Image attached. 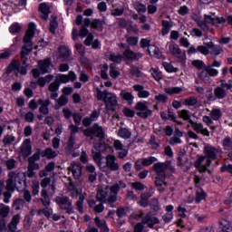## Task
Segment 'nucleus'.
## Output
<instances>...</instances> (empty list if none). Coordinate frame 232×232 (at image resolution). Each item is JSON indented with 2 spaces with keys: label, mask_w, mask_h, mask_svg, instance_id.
I'll return each instance as SVG.
<instances>
[{
  "label": "nucleus",
  "mask_w": 232,
  "mask_h": 232,
  "mask_svg": "<svg viewBox=\"0 0 232 232\" xmlns=\"http://www.w3.org/2000/svg\"><path fill=\"white\" fill-rule=\"evenodd\" d=\"M213 121H218L222 117V111L220 109H214L210 112Z\"/></svg>",
  "instance_id": "47"
},
{
  "label": "nucleus",
  "mask_w": 232,
  "mask_h": 232,
  "mask_svg": "<svg viewBox=\"0 0 232 232\" xmlns=\"http://www.w3.org/2000/svg\"><path fill=\"white\" fill-rule=\"evenodd\" d=\"M148 52L150 55H151L152 57H156L157 59H160V57H162V53L160 52V49H159V47L155 45H150V47L148 48Z\"/></svg>",
  "instance_id": "32"
},
{
  "label": "nucleus",
  "mask_w": 232,
  "mask_h": 232,
  "mask_svg": "<svg viewBox=\"0 0 232 232\" xmlns=\"http://www.w3.org/2000/svg\"><path fill=\"white\" fill-rule=\"evenodd\" d=\"M9 32L11 34H19V32H21V25H19V24H13L10 27H9Z\"/></svg>",
  "instance_id": "61"
},
{
  "label": "nucleus",
  "mask_w": 232,
  "mask_h": 232,
  "mask_svg": "<svg viewBox=\"0 0 232 232\" xmlns=\"http://www.w3.org/2000/svg\"><path fill=\"white\" fill-rule=\"evenodd\" d=\"M135 6V9L137 10V12H139V14H144L146 13V5H144L143 4L141 3H136L134 5Z\"/></svg>",
  "instance_id": "62"
},
{
  "label": "nucleus",
  "mask_w": 232,
  "mask_h": 232,
  "mask_svg": "<svg viewBox=\"0 0 232 232\" xmlns=\"http://www.w3.org/2000/svg\"><path fill=\"white\" fill-rule=\"evenodd\" d=\"M206 198V192L202 188H198L196 192V202H200Z\"/></svg>",
  "instance_id": "53"
},
{
  "label": "nucleus",
  "mask_w": 232,
  "mask_h": 232,
  "mask_svg": "<svg viewBox=\"0 0 232 232\" xmlns=\"http://www.w3.org/2000/svg\"><path fill=\"white\" fill-rule=\"evenodd\" d=\"M142 56L143 54L141 53H135L130 47H127L123 52V57L127 61H139V59H142Z\"/></svg>",
  "instance_id": "13"
},
{
  "label": "nucleus",
  "mask_w": 232,
  "mask_h": 232,
  "mask_svg": "<svg viewBox=\"0 0 232 232\" xmlns=\"http://www.w3.org/2000/svg\"><path fill=\"white\" fill-rule=\"evenodd\" d=\"M38 66L41 73H50L52 72V69L50 68V66H52V60L50 58L40 60L38 61Z\"/></svg>",
  "instance_id": "15"
},
{
  "label": "nucleus",
  "mask_w": 232,
  "mask_h": 232,
  "mask_svg": "<svg viewBox=\"0 0 232 232\" xmlns=\"http://www.w3.org/2000/svg\"><path fill=\"white\" fill-rule=\"evenodd\" d=\"M150 209L154 213H159L160 211V203H159V199L157 198H152L150 203Z\"/></svg>",
  "instance_id": "38"
},
{
  "label": "nucleus",
  "mask_w": 232,
  "mask_h": 232,
  "mask_svg": "<svg viewBox=\"0 0 232 232\" xmlns=\"http://www.w3.org/2000/svg\"><path fill=\"white\" fill-rule=\"evenodd\" d=\"M39 12H41V17L44 21H48V17L50 15V14L52 13L50 11V5H48V4L46 3H42L39 5V8H38Z\"/></svg>",
  "instance_id": "24"
},
{
  "label": "nucleus",
  "mask_w": 232,
  "mask_h": 232,
  "mask_svg": "<svg viewBox=\"0 0 232 232\" xmlns=\"http://www.w3.org/2000/svg\"><path fill=\"white\" fill-rule=\"evenodd\" d=\"M53 169H55V163L50 162L49 164L46 165L45 169L40 171L39 177L41 179L48 177V173H51V171H53Z\"/></svg>",
  "instance_id": "30"
},
{
  "label": "nucleus",
  "mask_w": 232,
  "mask_h": 232,
  "mask_svg": "<svg viewBox=\"0 0 232 232\" xmlns=\"http://www.w3.org/2000/svg\"><path fill=\"white\" fill-rule=\"evenodd\" d=\"M163 68H165L166 72H168L169 73L179 72V69L175 68L171 63L168 62L163 63Z\"/></svg>",
  "instance_id": "49"
},
{
  "label": "nucleus",
  "mask_w": 232,
  "mask_h": 232,
  "mask_svg": "<svg viewBox=\"0 0 232 232\" xmlns=\"http://www.w3.org/2000/svg\"><path fill=\"white\" fill-rule=\"evenodd\" d=\"M88 206L89 208H91V209L93 210L95 215H99V213H102V211H104V203L100 202L97 205V202L95 200L90 199L88 201Z\"/></svg>",
  "instance_id": "22"
},
{
  "label": "nucleus",
  "mask_w": 232,
  "mask_h": 232,
  "mask_svg": "<svg viewBox=\"0 0 232 232\" xmlns=\"http://www.w3.org/2000/svg\"><path fill=\"white\" fill-rule=\"evenodd\" d=\"M14 142H15V137L12 135H6L4 137L3 144H5V146H10L11 144H14Z\"/></svg>",
  "instance_id": "52"
},
{
  "label": "nucleus",
  "mask_w": 232,
  "mask_h": 232,
  "mask_svg": "<svg viewBox=\"0 0 232 232\" xmlns=\"http://www.w3.org/2000/svg\"><path fill=\"white\" fill-rule=\"evenodd\" d=\"M222 52H224V49H222L220 45H214L210 51V53L212 55L218 56V55H220Z\"/></svg>",
  "instance_id": "57"
},
{
  "label": "nucleus",
  "mask_w": 232,
  "mask_h": 232,
  "mask_svg": "<svg viewBox=\"0 0 232 232\" xmlns=\"http://www.w3.org/2000/svg\"><path fill=\"white\" fill-rule=\"evenodd\" d=\"M57 155V151H54L52 148H48L44 150L43 157H47V159H55Z\"/></svg>",
  "instance_id": "44"
},
{
  "label": "nucleus",
  "mask_w": 232,
  "mask_h": 232,
  "mask_svg": "<svg viewBox=\"0 0 232 232\" xmlns=\"http://www.w3.org/2000/svg\"><path fill=\"white\" fill-rule=\"evenodd\" d=\"M104 24H106V22L104 20L101 19H94L92 23V28L94 30H98V32H102L104 29Z\"/></svg>",
  "instance_id": "31"
},
{
  "label": "nucleus",
  "mask_w": 232,
  "mask_h": 232,
  "mask_svg": "<svg viewBox=\"0 0 232 232\" xmlns=\"http://www.w3.org/2000/svg\"><path fill=\"white\" fill-rule=\"evenodd\" d=\"M34 35H35V24L31 23L29 24L28 29L24 37V40H23L24 45L20 53L22 66H28V63H27L28 55H30V53H32L34 50V43H32V39H34Z\"/></svg>",
  "instance_id": "1"
},
{
  "label": "nucleus",
  "mask_w": 232,
  "mask_h": 232,
  "mask_svg": "<svg viewBox=\"0 0 232 232\" xmlns=\"http://www.w3.org/2000/svg\"><path fill=\"white\" fill-rule=\"evenodd\" d=\"M38 104H40L39 111L43 115H48V113H50V109H48L50 104H52L50 99H47L45 101H44L43 99H39Z\"/></svg>",
  "instance_id": "21"
},
{
  "label": "nucleus",
  "mask_w": 232,
  "mask_h": 232,
  "mask_svg": "<svg viewBox=\"0 0 232 232\" xmlns=\"http://www.w3.org/2000/svg\"><path fill=\"white\" fill-rule=\"evenodd\" d=\"M14 71L21 73V75H26L28 73V65L21 66V62L13 60L7 67V73H12Z\"/></svg>",
  "instance_id": "9"
},
{
  "label": "nucleus",
  "mask_w": 232,
  "mask_h": 232,
  "mask_svg": "<svg viewBox=\"0 0 232 232\" xmlns=\"http://www.w3.org/2000/svg\"><path fill=\"white\" fill-rule=\"evenodd\" d=\"M59 55L61 59H63V61H66L68 57H70V50L64 46L59 47Z\"/></svg>",
  "instance_id": "39"
},
{
  "label": "nucleus",
  "mask_w": 232,
  "mask_h": 232,
  "mask_svg": "<svg viewBox=\"0 0 232 232\" xmlns=\"http://www.w3.org/2000/svg\"><path fill=\"white\" fill-rule=\"evenodd\" d=\"M167 53L173 57H177L178 61L181 63V64H186V52H182L179 44L175 42H170Z\"/></svg>",
  "instance_id": "5"
},
{
  "label": "nucleus",
  "mask_w": 232,
  "mask_h": 232,
  "mask_svg": "<svg viewBox=\"0 0 232 232\" xmlns=\"http://www.w3.org/2000/svg\"><path fill=\"white\" fill-rule=\"evenodd\" d=\"M223 150L225 151H231L232 150V138L227 136L222 140Z\"/></svg>",
  "instance_id": "34"
},
{
  "label": "nucleus",
  "mask_w": 232,
  "mask_h": 232,
  "mask_svg": "<svg viewBox=\"0 0 232 232\" xmlns=\"http://www.w3.org/2000/svg\"><path fill=\"white\" fill-rule=\"evenodd\" d=\"M192 66H194V68H197L198 70H202L203 68H206V63H204V62L201 60H194L192 62Z\"/></svg>",
  "instance_id": "55"
},
{
  "label": "nucleus",
  "mask_w": 232,
  "mask_h": 232,
  "mask_svg": "<svg viewBox=\"0 0 232 232\" xmlns=\"http://www.w3.org/2000/svg\"><path fill=\"white\" fill-rule=\"evenodd\" d=\"M12 175L14 179L17 191H24L26 189V175L15 172H12Z\"/></svg>",
  "instance_id": "10"
},
{
  "label": "nucleus",
  "mask_w": 232,
  "mask_h": 232,
  "mask_svg": "<svg viewBox=\"0 0 232 232\" xmlns=\"http://www.w3.org/2000/svg\"><path fill=\"white\" fill-rule=\"evenodd\" d=\"M120 97H121V99L123 101H126V102L131 106V104H133V99H135V97L133 96V94L131 92H128L126 91H121L120 93Z\"/></svg>",
  "instance_id": "29"
},
{
  "label": "nucleus",
  "mask_w": 232,
  "mask_h": 232,
  "mask_svg": "<svg viewBox=\"0 0 232 232\" xmlns=\"http://www.w3.org/2000/svg\"><path fill=\"white\" fill-rule=\"evenodd\" d=\"M72 119L74 121V124H81L82 121V116L79 112L72 113Z\"/></svg>",
  "instance_id": "64"
},
{
  "label": "nucleus",
  "mask_w": 232,
  "mask_h": 232,
  "mask_svg": "<svg viewBox=\"0 0 232 232\" xmlns=\"http://www.w3.org/2000/svg\"><path fill=\"white\" fill-rule=\"evenodd\" d=\"M134 110L137 111L136 115L141 119H148V117H151L153 113V111L148 108L146 102H138L134 106Z\"/></svg>",
  "instance_id": "7"
},
{
  "label": "nucleus",
  "mask_w": 232,
  "mask_h": 232,
  "mask_svg": "<svg viewBox=\"0 0 232 232\" xmlns=\"http://www.w3.org/2000/svg\"><path fill=\"white\" fill-rule=\"evenodd\" d=\"M19 222H21V215L16 214L12 218L11 221L7 225V231L8 232L17 231V226H19Z\"/></svg>",
  "instance_id": "20"
},
{
  "label": "nucleus",
  "mask_w": 232,
  "mask_h": 232,
  "mask_svg": "<svg viewBox=\"0 0 232 232\" xmlns=\"http://www.w3.org/2000/svg\"><path fill=\"white\" fill-rule=\"evenodd\" d=\"M134 92H137L140 99H148L150 97V92L144 90V85L135 84L133 85Z\"/></svg>",
  "instance_id": "25"
},
{
  "label": "nucleus",
  "mask_w": 232,
  "mask_h": 232,
  "mask_svg": "<svg viewBox=\"0 0 232 232\" xmlns=\"http://www.w3.org/2000/svg\"><path fill=\"white\" fill-rule=\"evenodd\" d=\"M115 160H117V158L113 155L109 154L106 157V167L111 169V171H119V169H121L119 163H116Z\"/></svg>",
  "instance_id": "17"
},
{
  "label": "nucleus",
  "mask_w": 232,
  "mask_h": 232,
  "mask_svg": "<svg viewBox=\"0 0 232 232\" xmlns=\"http://www.w3.org/2000/svg\"><path fill=\"white\" fill-rule=\"evenodd\" d=\"M170 166V160L158 162L153 165V169L157 174V177L155 178V186L159 193H164L166 188H168V182H166V169H169Z\"/></svg>",
  "instance_id": "2"
},
{
  "label": "nucleus",
  "mask_w": 232,
  "mask_h": 232,
  "mask_svg": "<svg viewBox=\"0 0 232 232\" xmlns=\"http://www.w3.org/2000/svg\"><path fill=\"white\" fill-rule=\"evenodd\" d=\"M118 137H121V139H124V140H128V139H131V130L127 128H121L118 130Z\"/></svg>",
  "instance_id": "33"
},
{
  "label": "nucleus",
  "mask_w": 232,
  "mask_h": 232,
  "mask_svg": "<svg viewBox=\"0 0 232 232\" xmlns=\"http://www.w3.org/2000/svg\"><path fill=\"white\" fill-rule=\"evenodd\" d=\"M93 160L96 161V163L101 166L102 164V155L101 154V152H95L94 150H92V152Z\"/></svg>",
  "instance_id": "56"
},
{
  "label": "nucleus",
  "mask_w": 232,
  "mask_h": 232,
  "mask_svg": "<svg viewBox=\"0 0 232 232\" xmlns=\"http://www.w3.org/2000/svg\"><path fill=\"white\" fill-rule=\"evenodd\" d=\"M84 200H85L84 195L80 194L79 195V199L76 202V209L81 214L84 213Z\"/></svg>",
  "instance_id": "35"
},
{
  "label": "nucleus",
  "mask_w": 232,
  "mask_h": 232,
  "mask_svg": "<svg viewBox=\"0 0 232 232\" xmlns=\"http://www.w3.org/2000/svg\"><path fill=\"white\" fill-rule=\"evenodd\" d=\"M141 222L144 226L147 224L148 227L153 229L155 224H159L160 220H159L158 218L152 217L151 214H147L144 218H142Z\"/></svg>",
  "instance_id": "19"
},
{
  "label": "nucleus",
  "mask_w": 232,
  "mask_h": 232,
  "mask_svg": "<svg viewBox=\"0 0 232 232\" xmlns=\"http://www.w3.org/2000/svg\"><path fill=\"white\" fill-rule=\"evenodd\" d=\"M83 135L90 137L92 140L95 136L98 137V139H104V130L99 123H94L92 127L83 130Z\"/></svg>",
  "instance_id": "6"
},
{
  "label": "nucleus",
  "mask_w": 232,
  "mask_h": 232,
  "mask_svg": "<svg viewBox=\"0 0 232 232\" xmlns=\"http://www.w3.org/2000/svg\"><path fill=\"white\" fill-rule=\"evenodd\" d=\"M41 197H42V198H40L39 201L42 202V204L44 208H48V206H50V204H51L50 196L48 195V190H46L44 188L42 189Z\"/></svg>",
  "instance_id": "28"
},
{
  "label": "nucleus",
  "mask_w": 232,
  "mask_h": 232,
  "mask_svg": "<svg viewBox=\"0 0 232 232\" xmlns=\"http://www.w3.org/2000/svg\"><path fill=\"white\" fill-rule=\"evenodd\" d=\"M68 171H71L72 177L77 180L81 179L82 175V167L80 164L72 163V165L68 167Z\"/></svg>",
  "instance_id": "18"
},
{
  "label": "nucleus",
  "mask_w": 232,
  "mask_h": 232,
  "mask_svg": "<svg viewBox=\"0 0 232 232\" xmlns=\"http://www.w3.org/2000/svg\"><path fill=\"white\" fill-rule=\"evenodd\" d=\"M179 116L180 117V119H183V121H191V116H190V112L188 110H181L179 112Z\"/></svg>",
  "instance_id": "45"
},
{
  "label": "nucleus",
  "mask_w": 232,
  "mask_h": 232,
  "mask_svg": "<svg viewBox=\"0 0 232 232\" xmlns=\"http://www.w3.org/2000/svg\"><path fill=\"white\" fill-rule=\"evenodd\" d=\"M59 86H61V83H59L57 82V80H55L54 82H53L50 85H49V92H59Z\"/></svg>",
  "instance_id": "59"
},
{
  "label": "nucleus",
  "mask_w": 232,
  "mask_h": 232,
  "mask_svg": "<svg viewBox=\"0 0 232 232\" xmlns=\"http://www.w3.org/2000/svg\"><path fill=\"white\" fill-rule=\"evenodd\" d=\"M75 146V135H71L69 138V140L67 142V148L68 150H73V147Z\"/></svg>",
  "instance_id": "63"
},
{
  "label": "nucleus",
  "mask_w": 232,
  "mask_h": 232,
  "mask_svg": "<svg viewBox=\"0 0 232 232\" xmlns=\"http://www.w3.org/2000/svg\"><path fill=\"white\" fill-rule=\"evenodd\" d=\"M142 166H151L153 162H157V158L150 157V158H143L140 159Z\"/></svg>",
  "instance_id": "50"
},
{
  "label": "nucleus",
  "mask_w": 232,
  "mask_h": 232,
  "mask_svg": "<svg viewBox=\"0 0 232 232\" xmlns=\"http://www.w3.org/2000/svg\"><path fill=\"white\" fill-rule=\"evenodd\" d=\"M67 104H68V98L65 95H61L59 99L56 100L54 110H59V108H63V106H66Z\"/></svg>",
  "instance_id": "36"
},
{
  "label": "nucleus",
  "mask_w": 232,
  "mask_h": 232,
  "mask_svg": "<svg viewBox=\"0 0 232 232\" xmlns=\"http://www.w3.org/2000/svg\"><path fill=\"white\" fill-rule=\"evenodd\" d=\"M55 80L59 82V84H61V82L66 84L69 81L72 82L77 81V74H75L73 71L69 72L67 75L59 73L56 75Z\"/></svg>",
  "instance_id": "11"
},
{
  "label": "nucleus",
  "mask_w": 232,
  "mask_h": 232,
  "mask_svg": "<svg viewBox=\"0 0 232 232\" xmlns=\"http://www.w3.org/2000/svg\"><path fill=\"white\" fill-rule=\"evenodd\" d=\"M126 43L129 44V46H137V44H139V37L127 36Z\"/></svg>",
  "instance_id": "48"
},
{
  "label": "nucleus",
  "mask_w": 232,
  "mask_h": 232,
  "mask_svg": "<svg viewBox=\"0 0 232 232\" xmlns=\"http://www.w3.org/2000/svg\"><path fill=\"white\" fill-rule=\"evenodd\" d=\"M189 124L196 133H201L204 137H209V130H208V129H204V125L202 123H197L193 121V120H189Z\"/></svg>",
  "instance_id": "16"
},
{
  "label": "nucleus",
  "mask_w": 232,
  "mask_h": 232,
  "mask_svg": "<svg viewBox=\"0 0 232 232\" xmlns=\"http://www.w3.org/2000/svg\"><path fill=\"white\" fill-rule=\"evenodd\" d=\"M20 152L22 157L24 158L30 157V155H32V141L30 140V139H26L25 140H24L20 147Z\"/></svg>",
  "instance_id": "14"
},
{
  "label": "nucleus",
  "mask_w": 232,
  "mask_h": 232,
  "mask_svg": "<svg viewBox=\"0 0 232 232\" xmlns=\"http://www.w3.org/2000/svg\"><path fill=\"white\" fill-rule=\"evenodd\" d=\"M85 171L88 175L89 182H95L97 180V172L95 171V166L92 164L86 165Z\"/></svg>",
  "instance_id": "23"
},
{
  "label": "nucleus",
  "mask_w": 232,
  "mask_h": 232,
  "mask_svg": "<svg viewBox=\"0 0 232 232\" xmlns=\"http://www.w3.org/2000/svg\"><path fill=\"white\" fill-rule=\"evenodd\" d=\"M28 160L33 162H37V160H41V150H37L31 157L28 158Z\"/></svg>",
  "instance_id": "58"
},
{
  "label": "nucleus",
  "mask_w": 232,
  "mask_h": 232,
  "mask_svg": "<svg viewBox=\"0 0 232 232\" xmlns=\"http://www.w3.org/2000/svg\"><path fill=\"white\" fill-rule=\"evenodd\" d=\"M220 151L218 149H215V147H211V145H206L204 147V154H205V159H208L210 160H217V157L218 156V153Z\"/></svg>",
  "instance_id": "12"
},
{
  "label": "nucleus",
  "mask_w": 232,
  "mask_h": 232,
  "mask_svg": "<svg viewBox=\"0 0 232 232\" xmlns=\"http://www.w3.org/2000/svg\"><path fill=\"white\" fill-rule=\"evenodd\" d=\"M165 92L169 95H175V94L180 93L182 92V88H180V87H168V88H165Z\"/></svg>",
  "instance_id": "43"
},
{
  "label": "nucleus",
  "mask_w": 232,
  "mask_h": 232,
  "mask_svg": "<svg viewBox=\"0 0 232 232\" xmlns=\"http://www.w3.org/2000/svg\"><path fill=\"white\" fill-rule=\"evenodd\" d=\"M124 14V9L123 7L121 8H114L111 10V14L113 15L114 17H121Z\"/></svg>",
  "instance_id": "60"
},
{
  "label": "nucleus",
  "mask_w": 232,
  "mask_h": 232,
  "mask_svg": "<svg viewBox=\"0 0 232 232\" xmlns=\"http://www.w3.org/2000/svg\"><path fill=\"white\" fill-rule=\"evenodd\" d=\"M150 72L153 79H155V81H160V79H162V72H160L159 70L155 68H151Z\"/></svg>",
  "instance_id": "51"
},
{
  "label": "nucleus",
  "mask_w": 232,
  "mask_h": 232,
  "mask_svg": "<svg viewBox=\"0 0 232 232\" xmlns=\"http://www.w3.org/2000/svg\"><path fill=\"white\" fill-rule=\"evenodd\" d=\"M218 75V70L214 69L213 66H205L204 70L198 73V78L204 82H209V77H217Z\"/></svg>",
  "instance_id": "8"
},
{
  "label": "nucleus",
  "mask_w": 232,
  "mask_h": 232,
  "mask_svg": "<svg viewBox=\"0 0 232 232\" xmlns=\"http://www.w3.org/2000/svg\"><path fill=\"white\" fill-rule=\"evenodd\" d=\"M214 94L216 99H226L227 96V92H226V90H224L222 87H217L214 90Z\"/></svg>",
  "instance_id": "37"
},
{
  "label": "nucleus",
  "mask_w": 232,
  "mask_h": 232,
  "mask_svg": "<svg viewBox=\"0 0 232 232\" xmlns=\"http://www.w3.org/2000/svg\"><path fill=\"white\" fill-rule=\"evenodd\" d=\"M109 59L110 61H112V63H117L118 64H121V63H122L123 56L122 54L111 53Z\"/></svg>",
  "instance_id": "46"
},
{
  "label": "nucleus",
  "mask_w": 232,
  "mask_h": 232,
  "mask_svg": "<svg viewBox=\"0 0 232 232\" xmlns=\"http://www.w3.org/2000/svg\"><path fill=\"white\" fill-rule=\"evenodd\" d=\"M96 95L98 101H103L105 102V108L108 111H115V107L117 106V96L108 90L101 91V89H96Z\"/></svg>",
  "instance_id": "3"
},
{
  "label": "nucleus",
  "mask_w": 232,
  "mask_h": 232,
  "mask_svg": "<svg viewBox=\"0 0 232 232\" xmlns=\"http://www.w3.org/2000/svg\"><path fill=\"white\" fill-rule=\"evenodd\" d=\"M94 224L97 226V227H100V229H108V225L106 224V220L99 218V217H96L94 218Z\"/></svg>",
  "instance_id": "42"
},
{
  "label": "nucleus",
  "mask_w": 232,
  "mask_h": 232,
  "mask_svg": "<svg viewBox=\"0 0 232 232\" xmlns=\"http://www.w3.org/2000/svg\"><path fill=\"white\" fill-rule=\"evenodd\" d=\"M20 117H24L25 122H34V119H35V115L32 111L24 114L20 111Z\"/></svg>",
  "instance_id": "41"
},
{
  "label": "nucleus",
  "mask_w": 232,
  "mask_h": 232,
  "mask_svg": "<svg viewBox=\"0 0 232 232\" xmlns=\"http://www.w3.org/2000/svg\"><path fill=\"white\" fill-rule=\"evenodd\" d=\"M5 189L6 191H9V193H14L16 189L15 180L14 179V175H12V172L9 173V179L6 180Z\"/></svg>",
  "instance_id": "26"
},
{
  "label": "nucleus",
  "mask_w": 232,
  "mask_h": 232,
  "mask_svg": "<svg viewBox=\"0 0 232 232\" xmlns=\"http://www.w3.org/2000/svg\"><path fill=\"white\" fill-rule=\"evenodd\" d=\"M55 202L62 211H64L67 215H72L75 213L73 209V201L68 198V196H58L55 198Z\"/></svg>",
  "instance_id": "4"
},
{
  "label": "nucleus",
  "mask_w": 232,
  "mask_h": 232,
  "mask_svg": "<svg viewBox=\"0 0 232 232\" xmlns=\"http://www.w3.org/2000/svg\"><path fill=\"white\" fill-rule=\"evenodd\" d=\"M131 188L133 189H135L136 191H142L145 189L146 186H144V184H142L141 182L136 181V182H132L130 184Z\"/></svg>",
  "instance_id": "54"
},
{
  "label": "nucleus",
  "mask_w": 232,
  "mask_h": 232,
  "mask_svg": "<svg viewBox=\"0 0 232 232\" xmlns=\"http://www.w3.org/2000/svg\"><path fill=\"white\" fill-rule=\"evenodd\" d=\"M10 214V207L5 206V204L0 205V218L5 219Z\"/></svg>",
  "instance_id": "40"
},
{
  "label": "nucleus",
  "mask_w": 232,
  "mask_h": 232,
  "mask_svg": "<svg viewBox=\"0 0 232 232\" xmlns=\"http://www.w3.org/2000/svg\"><path fill=\"white\" fill-rule=\"evenodd\" d=\"M108 190L107 189H102L99 190L96 194V200L98 202H102L103 204H106V202L108 201Z\"/></svg>",
  "instance_id": "27"
}]
</instances>
